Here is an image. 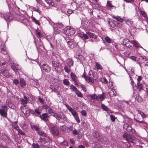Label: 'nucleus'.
Here are the masks:
<instances>
[{
	"instance_id": "ddd939ff",
	"label": "nucleus",
	"mask_w": 148,
	"mask_h": 148,
	"mask_svg": "<svg viewBox=\"0 0 148 148\" xmlns=\"http://www.w3.org/2000/svg\"><path fill=\"white\" fill-rule=\"evenodd\" d=\"M39 117L41 120L45 122L48 120V118H49V116L47 113H43L40 115Z\"/></svg>"
},
{
	"instance_id": "39448f33",
	"label": "nucleus",
	"mask_w": 148,
	"mask_h": 148,
	"mask_svg": "<svg viewBox=\"0 0 148 148\" xmlns=\"http://www.w3.org/2000/svg\"><path fill=\"white\" fill-rule=\"evenodd\" d=\"M2 109H0V114L2 116L4 117H6L7 115L8 107L6 106H2Z\"/></svg>"
},
{
	"instance_id": "864d4df0",
	"label": "nucleus",
	"mask_w": 148,
	"mask_h": 148,
	"mask_svg": "<svg viewBox=\"0 0 148 148\" xmlns=\"http://www.w3.org/2000/svg\"><path fill=\"white\" fill-rule=\"evenodd\" d=\"M52 115L55 117L56 119H58V114H57L54 112H53L52 114Z\"/></svg>"
},
{
	"instance_id": "c85d7f7f",
	"label": "nucleus",
	"mask_w": 148,
	"mask_h": 148,
	"mask_svg": "<svg viewBox=\"0 0 148 148\" xmlns=\"http://www.w3.org/2000/svg\"><path fill=\"white\" fill-rule=\"evenodd\" d=\"M37 133L41 136L46 137L47 136L46 134L42 131L40 130L37 132Z\"/></svg>"
},
{
	"instance_id": "412c9836",
	"label": "nucleus",
	"mask_w": 148,
	"mask_h": 148,
	"mask_svg": "<svg viewBox=\"0 0 148 148\" xmlns=\"http://www.w3.org/2000/svg\"><path fill=\"white\" fill-rule=\"evenodd\" d=\"M79 36L84 40L87 39L88 38V35L85 34L79 33Z\"/></svg>"
},
{
	"instance_id": "423d86ee",
	"label": "nucleus",
	"mask_w": 148,
	"mask_h": 148,
	"mask_svg": "<svg viewBox=\"0 0 148 148\" xmlns=\"http://www.w3.org/2000/svg\"><path fill=\"white\" fill-rule=\"evenodd\" d=\"M123 44L128 48H132V46L131 45L132 44V41H130L128 39H124L123 41Z\"/></svg>"
},
{
	"instance_id": "13d9d810",
	"label": "nucleus",
	"mask_w": 148,
	"mask_h": 148,
	"mask_svg": "<svg viewBox=\"0 0 148 148\" xmlns=\"http://www.w3.org/2000/svg\"><path fill=\"white\" fill-rule=\"evenodd\" d=\"M80 87L82 88V90L84 92L86 91V88L85 87V86L83 84H81L80 85Z\"/></svg>"
},
{
	"instance_id": "20e7f679",
	"label": "nucleus",
	"mask_w": 148,
	"mask_h": 148,
	"mask_svg": "<svg viewBox=\"0 0 148 148\" xmlns=\"http://www.w3.org/2000/svg\"><path fill=\"white\" fill-rule=\"evenodd\" d=\"M53 67L55 69L59 72H60L62 70V68L60 64L58 62L53 61L52 62Z\"/></svg>"
},
{
	"instance_id": "cd10ccee",
	"label": "nucleus",
	"mask_w": 148,
	"mask_h": 148,
	"mask_svg": "<svg viewBox=\"0 0 148 148\" xmlns=\"http://www.w3.org/2000/svg\"><path fill=\"white\" fill-rule=\"evenodd\" d=\"M135 99L136 101L138 102H141L143 101L142 98L138 95H136Z\"/></svg>"
},
{
	"instance_id": "393cba45",
	"label": "nucleus",
	"mask_w": 148,
	"mask_h": 148,
	"mask_svg": "<svg viewBox=\"0 0 148 148\" xmlns=\"http://www.w3.org/2000/svg\"><path fill=\"white\" fill-rule=\"evenodd\" d=\"M86 33L91 38H96L97 37V36L96 35H95L94 34L92 33L89 32H88Z\"/></svg>"
},
{
	"instance_id": "7ed1b4c3",
	"label": "nucleus",
	"mask_w": 148,
	"mask_h": 148,
	"mask_svg": "<svg viewBox=\"0 0 148 148\" xmlns=\"http://www.w3.org/2000/svg\"><path fill=\"white\" fill-rule=\"evenodd\" d=\"M65 34L68 36H71L74 34L75 31L74 28L68 26L65 28L64 30Z\"/></svg>"
},
{
	"instance_id": "79ce46f5",
	"label": "nucleus",
	"mask_w": 148,
	"mask_h": 148,
	"mask_svg": "<svg viewBox=\"0 0 148 148\" xmlns=\"http://www.w3.org/2000/svg\"><path fill=\"white\" fill-rule=\"evenodd\" d=\"M21 103L22 104H25L27 103L28 101L27 100L24 99H21Z\"/></svg>"
},
{
	"instance_id": "72a5a7b5",
	"label": "nucleus",
	"mask_w": 148,
	"mask_h": 148,
	"mask_svg": "<svg viewBox=\"0 0 148 148\" xmlns=\"http://www.w3.org/2000/svg\"><path fill=\"white\" fill-rule=\"evenodd\" d=\"M63 83L64 85L69 86L70 84V82L67 79H64L63 80Z\"/></svg>"
},
{
	"instance_id": "6e6d98bb",
	"label": "nucleus",
	"mask_w": 148,
	"mask_h": 148,
	"mask_svg": "<svg viewBox=\"0 0 148 148\" xmlns=\"http://www.w3.org/2000/svg\"><path fill=\"white\" fill-rule=\"evenodd\" d=\"M33 10L34 11L38 12L40 14V11L38 8H33Z\"/></svg>"
},
{
	"instance_id": "c756f323",
	"label": "nucleus",
	"mask_w": 148,
	"mask_h": 148,
	"mask_svg": "<svg viewBox=\"0 0 148 148\" xmlns=\"http://www.w3.org/2000/svg\"><path fill=\"white\" fill-rule=\"evenodd\" d=\"M110 22H109L110 25L112 27H114L116 25H118L117 22L114 20L112 21V22L111 24H110Z\"/></svg>"
},
{
	"instance_id": "9b49d317",
	"label": "nucleus",
	"mask_w": 148,
	"mask_h": 148,
	"mask_svg": "<svg viewBox=\"0 0 148 148\" xmlns=\"http://www.w3.org/2000/svg\"><path fill=\"white\" fill-rule=\"evenodd\" d=\"M51 132L52 134L54 135L58 136L59 132L58 128L55 127H53L51 128Z\"/></svg>"
},
{
	"instance_id": "0eeeda50",
	"label": "nucleus",
	"mask_w": 148,
	"mask_h": 148,
	"mask_svg": "<svg viewBox=\"0 0 148 148\" xmlns=\"http://www.w3.org/2000/svg\"><path fill=\"white\" fill-rule=\"evenodd\" d=\"M127 123H124L123 125V128L128 132H131L133 133L134 134L135 131L133 129H132V127L130 125Z\"/></svg>"
},
{
	"instance_id": "f8f14e48",
	"label": "nucleus",
	"mask_w": 148,
	"mask_h": 148,
	"mask_svg": "<svg viewBox=\"0 0 148 148\" xmlns=\"http://www.w3.org/2000/svg\"><path fill=\"white\" fill-rule=\"evenodd\" d=\"M41 68L47 72H49L51 70L49 66L46 64L44 63L42 65Z\"/></svg>"
},
{
	"instance_id": "aec40b11",
	"label": "nucleus",
	"mask_w": 148,
	"mask_h": 148,
	"mask_svg": "<svg viewBox=\"0 0 148 148\" xmlns=\"http://www.w3.org/2000/svg\"><path fill=\"white\" fill-rule=\"evenodd\" d=\"M60 119H62L63 120H65L66 119V118L64 114L62 112L58 114V120H60Z\"/></svg>"
},
{
	"instance_id": "49530a36",
	"label": "nucleus",
	"mask_w": 148,
	"mask_h": 148,
	"mask_svg": "<svg viewBox=\"0 0 148 148\" xmlns=\"http://www.w3.org/2000/svg\"><path fill=\"white\" fill-rule=\"evenodd\" d=\"M17 131L18 132V135H19V134L23 135H25V133L20 129Z\"/></svg>"
},
{
	"instance_id": "f704fd0d",
	"label": "nucleus",
	"mask_w": 148,
	"mask_h": 148,
	"mask_svg": "<svg viewBox=\"0 0 148 148\" xmlns=\"http://www.w3.org/2000/svg\"><path fill=\"white\" fill-rule=\"evenodd\" d=\"M32 21L34 22L36 24L39 25H40V24L39 22V21L36 20L35 18L33 17H32Z\"/></svg>"
},
{
	"instance_id": "a211bd4d",
	"label": "nucleus",
	"mask_w": 148,
	"mask_h": 148,
	"mask_svg": "<svg viewBox=\"0 0 148 148\" xmlns=\"http://www.w3.org/2000/svg\"><path fill=\"white\" fill-rule=\"evenodd\" d=\"M132 44L133 45V46L134 47H139L143 49L145 51H146V50L144 49L143 47L139 45V44L138 43L137 41L135 40H133L132 41Z\"/></svg>"
},
{
	"instance_id": "a18cd8bd",
	"label": "nucleus",
	"mask_w": 148,
	"mask_h": 148,
	"mask_svg": "<svg viewBox=\"0 0 148 148\" xmlns=\"http://www.w3.org/2000/svg\"><path fill=\"white\" fill-rule=\"evenodd\" d=\"M54 30L55 32V34H58L60 32V30L58 29L57 27H53Z\"/></svg>"
},
{
	"instance_id": "58836bf2",
	"label": "nucleus",
	"mask_w": 148,
	"mask_h": 148,
	"mask_svg": "<svg viewBox=\"0 0 148 148\" xmlns=\"http://www.w3.org/2000/svg\"><path fill=\"white\" fill-rule=\"evenodd\" d=\"M75 93L77 95V96L80 97H83V95L78 90H77L75 91Z\"/></svg>"
},
{
	"instance_id": "4be33fe9",
	"label": "nucleus",
	"mask_w": 148,
	"mask_h": 148,
	"mask_svg": "<svg viewBox=\"0 0 148 148\" xmlns=\"http://www.w3.org/2000/svg\"><path fill=\"white\" fill-rule=\"evenodd\" d=\"M73 62L71 59H68L67 60L66 63L70 67L72 66L73 65Z\"/></svg>"
},
{
	"instance_id": "f257e3e1",
	"label": "nucleus",
	"mask_w": 148,
	"mask_h": 148,
	"mask_svg": "<svg viewBox=\"0 0 148 148\" xmlns=\"http://www.w3.org/2000/svg\"><path fill=\"white\" fill-rule=\"evenodd\" d=\"M65 106L67 108V109L70 112L73 116L77 122L79 123L80 122V120L78 117L77 113L74 109H73L71 106L67 104H65Z\"/></svg>"
},
{
	"instance_id": "69168bd1",
	"label": "nucleus",
	"mask_w": 148,
	"mask_h": 148,
	"mask_svg": "<svg viewBox=\"0 0 148 148\" xmlns=\"http://www.w3.org/2000/svg\"><path fill=\"white\" fill-rule=\"evenodd\" d=\"M13 82L15 84L17 85L18 84L19 81L17 79H15L13 80Z\"/></svg>"
},
{
	"instance_id": "6e6552de",
	"label": "nucleus",
	"mask_w": 148,
	"mask_h": 148,
	"mask_svg": "<svg viewBox=\"0 0 148 148\" xmlns=\"http://www.w3.org/2000/svg\"><path fill=\"white\" fill-rule=\"evenodd\" d=\"M20 109L27 116H29L30 115L29 111L26 108L25 105L22 106L21 107Z\"/></svg>"
},
{
	"instance_id": "bb28decb",
	"label": "nucleus",
	"mask_w": 148,
	"mask_h": 148,
	"mask_svg": "<svg viewBox=\"0 0 148 148\" xmlns=\"http://www.w3.org/2000/svg\"><path fill=\"white\" fill-rule=\"evenodd\" d=\"M20 84L21 86L23 87L25 86V80L22 78L20 79Z\"/></svg>"
},
{
	"instance_id": "5fc2aeb1",
	"label": "nucleus",
	"mask_w": 148,
	"mask_h": 148,
	"mask_svg": "<svg viewBox=\"0 0 148 148\" xmlns=\"http://www.w3.org/2000/svg\"><path fill=\"white\" fill-rule=\"evenodd\" d=\"M46 112H47L49 114L51 113L52 114L53 112V110L51 108H48V109L47 110V111Z\"/></svg>"
},
{
	"instance_id": "7c9ffc66",
	"label": "nucleus",
	"mask_w": 148,
	"mask_h": 148,
	"mask_svg": "<svg viewBox=\"0 0 148 148\" xmlns=\"http://www.w3.org/2000/svg\"><path fill=\"white\" fill-rule=\"evenodd\" d=\"M125 22L126 24L130 26L132 25L133 23V21L130 19H127L126 20Z\"/></svg>"
},
{
	"instance_id": "bf43d9fd",
	"label": "nucleus",
	"mask_w": 148,
	"mask_h": 148,
	"mask_svg": "<svg viewBox=\"0 0 148 148\" xmlns=\"http://www.w3.org/2000/svg\"><path fill=\"white\" fill-rule=\"evenodd\" d=\"M14 129L18 131L20 128L19 127L16 125H12Z\"/></svg>"
},
{
	"instance_id": "603ef678",
	"label": "nucleus",
	"mask_w": 148,
	"mask_h": 148,
	"mask_svg": "<svg viewBox=\"0 0 148 148\" xmlns=\"http://www.w3.org/2000/svg\"><path fill=\"white\" fill-rule=\"evenodd\" d=\"M73 134L74 135H79V133L78 132L77 130L75 129L72 132Z\"/></svg>"
},
{
	"instance_id": "a19ab883",
	"label": "nucleus",
	"mask_w": 148,
	"mask_h": 148,
	"mask_svg": "<svg viewBox=\"0 0 148 148\" xmlns=\"http://www.w3.org/2000/svg\"><path fill=\"white\" fill-rule=\"evenodd\" d=\"M137 85L138 88H139L140 90L143 89L142 84L140 82H137Z\"/></svg>"
},
{
	"instance_id": "0e129e2a",
	"label": "nucleus",
	"mask_w": 148,
	"mask_h": 148,
	"mask_svg": "<svg viewBox=\"0 0 148 148\" xmlns=\"http://www.w3.org/2000/svg\"><path fill=\"white\" fill-rule=\"evenodd\" d=\"M32 147L33 148H40L38 145L36 144H33Z\"/></svg>"
},
{
	"instance_id": "2eb2a0df",
	"label": "nucleus",
	"mask_w": 148,
	"mask_h": 148,
	"mask_svg": "<svg viewBox=\"0 0 148 148\" xmlns=\"http://www.w3.org/2000/svg\"><path fill=\"white\" fill-rule=\"evenodd\" d=\"M1 73L2 75L6 77H9L10 76V75L8 71L5 69H3L1 70Z\"/></svg>"
},
{
	"instance_id": "052dcab7",
	"label": "nucleus",
	"mask_w": 148,
	"mask_h": 148,
	"mask_svg": "<svg viewBox=\"0 0 148 148\" xmlns=\"http://www.w3.org/2000/svg\"><path fill=\"white\" fill-rule=\"evenodd\" d=\"M140 114L143 118H145L146 117V115L143 112H140Z\"/></svg>"
},
{
	"instance_id": "4d7b16f0",
	"label": "nucleus",
	"mask_w": 148,
	"mask_h": 148,
	"mask_svg": "<svg viewBox=\"0 0 148 148\" xmlns=\"http://www.w3.org/2000/svg\"><path fill=\"white\" fill-rule=\"evenodd\" d=\"M81 113L82 115H83L84 116H86V115L87 114L86 111L84 110H82L81 112Z\"/></svg>"
},
{
	"instance_id": "680f3d73",
	"label": "nucleus",
	"mask_w": 148,
	"mask_h": 148,
	"mask_svg": "<svg viewBox=\"0 0 148 148\" xmlns=\"http://www.w3.org/2000/svg\"><path fill=\"white\" fill-rule=\"evenodd\" d=\"M123 1L127 3H133L134 1V0H123Z\"/></svg>"
},
{
	"instance_id": "de8ad7c7",
	"label": "nucleus",
	"mask_w": 148,
	"mask_h": 148,
	"mask_svg": "<svg viewBox=\"0 0 148 148\" xmlns=\"http://www.w3.org/2000/svg\"><path fill=\"white\" fill-rule=\"evenodd\" d=\"M64 69L65 72L68 73H69L71 71V69L69 68H68V67L66 66L64 68Z\"/></svg>"
},
{
	"instance_id": "c9c22d12",
	"label": "nucleus",
	"mask_w": 148,
	"mask_h": 148,
	"mask_svg": "<svg viewBox=\"0 0 148 148\" xmlns=\"http://www.w3.org/2000/svg\"><path fill=\"white\" fill-rule=\"evenodd\" d=\"M98 96L99 98V99L101 101H103L104 99V94L99 95Z\"/></svg>"
},
{
	"instance_id": "f03ea898",
	"label": "nucleus",
	"mask_w": 148,
	"mask_h": 148,
	"mask_svg": "<svg viewBox=\"0 0 148 148\" xmlns=\"http://www.w3.org/2000/svg\"><path fill=\"white\" fill-rule=\"evenodd\" d=\"M123 138L129 143H132L134 144L136 143L135 138L132 135L125 133L123 135Z\"/></svg>"
},
{
	"instance_id": "b1692460",
	"label": "nucleus",
	"mask_w": 148,
	"mask_h": 148,
	"mask_svg": "<svg viewBox=\"0 0 148 148\" xmlns=\"http://www.w3.org/2000/svg\"><path fill=\"white\" fill-rule=\"evenodd\" d=\"M110 95L111 97H113L117 95V92L114 89H112L109 92Z\"/></svg>"
},
{
	"instance_id": "1a4fd4ad",
	"label": "nucleus",
	"mask_w": 148,
	"mask_h": 148,
	"mask_svg": "<svg viewBox=\"0 0 148 148\" xmlns=\"http://www.w3.org/2000/svg\"><path fill=\"white\" fill-rule=\"evenodd\" d=\"M97 80V78L95 75H92L91 76L88 77H87V81H88L89 82L93 83L94 82V80L96 81Z\"/></svg>"
},
{
	"instance_id": "8fccbe9b",
	"label": "nucleus",
	"mask_w": 148,
	"mask_h": 148,
	"mask_svg": "<svg viewBox=\"0 0 148 148\" xmlns=\"http://www.w3.org/2000/svg\"><path fill=\"white\" fill-rule=\"evenodd\" d=\"M95 64V67L97 69H101V66L100 64H99L98 63L96 62Z\"/></svg>"
},
{
	"instance_id": "37998d69",
	"label": "nucleus",
	"mask_w": 148,
	"mask_h": 148,
	"mask_svg": "<svg viewBox=\"0 0 148 148\" xmlns=\"http://www.w3.org/2000/svg\"><path fill=\"white\" fill-rule=\"evenodd\" d=\"M101 107L103 109L106 111H107L108 110V108L107 107L105 106L104 104H101Z\"/></svg>"
},
{
	"instance_id": "e433bc0d",
	"label": "nucleus",
	"mask_w": 148,
	"mask_h": 148,
	"mask_svg": "<svg viewBox=\"0 0 148 148\" xmlns=\"http://www.w3.org/2000/svg\"><path fill=\"white\" fill-rule=\"evenodd\" d=\"M106 6L109 8H111L114 7V6L112 5L111 3L110 2V1H107Z\"/></svg>"
},
{
	"instance_id": "ea45409f",
	"label": "nucleus",
	"mask_w": 148,
	"mask_h": 148,
	"mask_svg": "<svg viewBox=\"0 0 148 148\" xmlns=\"http://www.w3.org/2000/svg\"><path fill=\"white\" fill-rule=\"evenodd\" d=\"M2 139L4 140H5L8 138V136L5 133L2 134Z\"/></svg>"
},
{
	"instance_id": "6ab92c4d",
	"label": "nucleus",
	"mask_w": 148,
	"mask_h": 148,
	"mask_svg": "<svg viewBox=\"0 0 148 148\" xmlns=\"http://www.w3.org/2000/svg\"><path fill=\"white\" fill-rule=\"evenodd\" d=\"M60 129L62 131L65 132H69V128L66 125H63L62 126H61Z\"/></svg>"
},
{
	"instance_id": "09e8293b",
	"label": "nucleus",
	"mask_w": 148,
	"mask_h": 148,
	"mask_svg": "<svg viewBox=\"0 0 148 148\" xmlns=\"http://www.w3.org/2000/svg\"><path fill=\"white\" fill-rule=\"evenodd\" d=\"M56 25L57 27H59L60 28H62L63 26V24L61 23H56Z\"/></svg>"
},
{
	"instance_id": "a878e982",
	"label": "nucleus",
	"mask_w": 148,
	"mask_h": 148,
	"mask_svg": "<svg viewBox=\"0 0 148 148\" xmlns=\"http://www.w3.org/2000/svg\"><path fill=\"white\" fill-rule=\"evenodd\" d=\"M105 40L107 43H112L113 42V40L108 36L105 37Z\"/></svg>"
},
{
	"instance_id": "dca6fc26",
	"label": "nucleus",
	"mask_w": 148,
	"mask_h": 148,
	"mask_svg": "<svg viewBox=\"0 0 148 148\" xmlns=\"http://www.w3.org/2000/svg\"><path fill=\"white\" fill-rule=\"evenodd\" d=\"M71 79L74 82L76 85H77V77L75 74L73 73H70Z\"/></svg>"
},
{
	"instance_id": "9d476101",
	"label": "nucleus",
	"mask_w": 148,
	"mask_h": 148,
	"mask_svg": "<svg viewBox=\"0 0 148 148\" xmlns=\"http://www.w3.org/2000/svg\"><path fill=\"white\" fill-rule=\"evenodd\" d=\"M12 69L15 72H17L18 70H20V66L18 64L14 63L11 65Z\"/></svg>"
},
{
	"instance_id": "f3484780",
	"label": "nucleus",
	"mask_w": 148,
	"mask_h": 148,
	"mask_svg": "<svg viewBox=\"0 0 148 148\" xmlns=\"http://www.w3.org/2000/svg\"><path fill=\"white\" fill-rule=\"evenodd\" d=\"M123 122L124 123H127L129 125H132L133 123L132 119L127 117L124 119Z\"/></svg>"
},
{
	"instance_id": "2f4dec72",
	"label": "nucleus",
	"mask_w": 148,
	"mask_h": 148,
	"mask_svg": "<svg viewBox=\"0 0 148 148\" xmlns=\"http://www.w3.org/2000/svg\"><path fill=\"white\" fill-rule=\"evenodd\" d=\"M90 97L93 99H96L98 101L99 100L98 97L95 94L90 95Z\"/></svg>"
},
{
	"instance_id": "c03bdc74",
	"label": "nucleus",
	"mask_w": 148,
	"mask_h": 148,
	"mask_svg": "<svg viewBox=\"0 0 148 148\" xmlns=\"http://www.w3.org/2000/svg\"><path fill=\"white\" fill-rule=\"evenodd\" d=\"M70 89H72L74 92H75L77 90V88L73 85H71L70 86Z\"/></svg>"
},
{
	"instance_id": "e2e57ef3",
	"label": "nucleus",
	"mask_w": 148,
	"mask_h": 148,
	"mask_svg": "<svg viewBox=\"0 0 148 148\" xmlns=\"http://www.w3.org/2000/svg\"><path fill=\"white\" fill-rule=\"evenodd\" d=\"M92 75H95V74H93V72L92 70H90L89 73V76H91Z\"/></svg>"
},
{
	"instance_id": "4c0bfd02",
	"label": "nucleus",
	"mask_w": 148,
	"mask_h": 148,
	"mask_svg": "<svg viewBox=\"0 0 148 148\" xmlns=\"http://www.w3.org/2000/svg\"><path fill=\"white\" fill-rule=\"evenodd\" d=\"M101 80L102 83L106 84H107L108 83V81L106 78L104 77L101 78Z\"/></svg>"
},
{
	"instance_id": "473e14b6",
	"label": "nucleus",
	"mask_w": 148,
	"mask_h": 148,
	"mask_svg": "<svg viewBox=\"0 0 148 148\" xmlns=\"http://www.w3.org/2000/svg\"><path fill=\"white\" fill-rule=\"evenodd\" d=\"M1 51L3 54L5 55L7 53V51L4 46L1 49Z\"/></svg>"
},
{
	"instance_id": "774afa93",
	"label": "nucleus",
	"mask_w": 148,
	"mask_h": 148,
	"mask_svg": "<svg viewBox=\"0 0 148 148\" xmlns=\"http://www.w3.org/2000/svg\"><path fill=\"white\" fill-rule=\"evenodd\" d=\"M110 117L111 120L112 121H115V118L114 116L112 115H110Z\"/></svg>"
},
{
	"instance_id": "4468645a",
	"label": "nucleus",
	"mask_w": 148,
	"mask_h": 148,
	"mask_svg": "<svg viewBox=\"0 0 148 148\" xmlns=\"http://www.w3.org/2000/svg\"><path fill=\"white\" fill-rule=\"evenodd\" d=\"M3 16L4 18L7 21L11 20L12 19V16L10 12H7Z\"/></svg>"
},
{
	"instance_id": "3c124183",
	"label": "nucleus",
	"mask_w": 148,
	"mask_h": 148,
	"mask_svg": "<svg viewBox=\"0 0 148 148\" xmlns=\"http://www.w3.org/2000/svg\"><path fill=\"white\" fill-rule=\"evenodd\" d=\"M32 127L33 128L35 129L37 131V132H38L39 130V127L36 125H33L32 126Z\"/></svg>"
},
{
	"instance_id": "5701e85b",
	"label": "nucleus",
	"mask_w": 148,
	"mask_h": 148,
	"mask_svg": "<svg viewBox=\"0 0 148 148\" xmlns=\"http://www.w3.org/2000/svg\"><path fill=\"white\" fill-rule=\"evenodd\" d=\"M112 17L113 18L120 22H122L124 21V20L123 18H121L119 16L113 15L112 16Z\"/></svg>"
},
{
	"instance_id": "338daca9",
	"label": "nucleus",
	"mask_w": 148,
	"mask_h": 148,
	"mask_svg": "<svg viewBox=\"0 0 148 148\" xmlns=\"http://www.w3.org/2000/svg\"><path fill=\"white\" fill-rule=\"evenodd\" d=\"M130 58L132 59L133 61H135L136 60V58L134 56H131L130 57Z\"/></svg>"
}]
</instances>
